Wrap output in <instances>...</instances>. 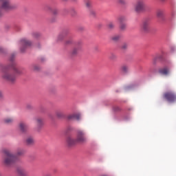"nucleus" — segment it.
I'll return each instance as SVG.
<instances>
[{"label": "nucleus", "mask_w": 176, "mask_h": 176, "mask_svg": "<svg viewBox=\"0 0 176 176\" xmlns=\"http://www.w3.org/2000/svg\"><path fill=\"white\" fill-rule=\"evenodd\" d=\"M71 43H72V40H67L66 41V45H71Z\"/></svg>", "instance_id": "33"}, {"label": "nucleus", "mask_w": 176, "mask_h": 176, "mask_svg": "<svg viewBox=\"0 0 176 176\" xmlns=\"http://www.w3.org/2000/svg\"><path fill=\"white\" fill-rule=\"evenodd\" d=\"M162 2H164V1H166V0H161Z\"/></svg>", "instance_id": "41"}, {"label": "nucleus", "mask_w": 176, "mask_h": 176, "mask_svg": "<svg viewBox=\"0 0 176 176\" xmlns=\"http://www.w3.org/2000/svg\"><path fill=\"white\" fill-rule=\"evenodd\" d=\"M3 96L2 92L0 91V98H2Z\"/></svg>", "instance_id": "35"}, {"label": "nucleus", "mask_w": 176, "mask_h": 176, "mask_svg": "<svg viewBox=\"0 0 176 176\" xmlns=\"http://www.w3.org/2000/svg\"><path fill=\"white\" fill-rule=\"evenodd\" d=\"M108 28L109 30H113V28H115V23H113V22L109 23Z\"/></svg>", "instance_id": "24"}, {"label": "nucleus", "mask_w": 176, "mask_h": 176, "mask_svg": "<svg viewBox=\"0 0 176 176\" xmlns=\"http://www.w3.org/2000/svg\"><path fill=\"white\" fill-rule=\"evenodd\" d=\"M118 21L120 23L123 24V23H124V21H126V16H120L118 18Z\"/></svg>", "instance_id": "23"}, {"label": "nucleus", "mask_w": 176, "mask_h": 176, "mask_svg": "<svg viewBox=\"0 0 176 176\" xmlns=\"http://www.w3.org/2000/svg\"><path fill=\"white\" fill-rule=\"evenodd\" d=\"M145 9V0H138L134 6V10L136 13H140Z\"/></svg>", "instance_id": "6"}, {"label": "nucleus", "mask_w": 176, "mask_h": 176, "mask_svg": "<svg viewBox=\"0 0 176 176\" xmlns=\"http://www.w3.org/2000/svg\"><path fill=\"white\" fill-rule=\"evenodd\" d=\"M119 39H120V35H116L111 37V40L113 41L114 42H118Z\"/></svg>", "instance_id": "22"}, {"label": "nucleus", "mask_w": 176, "mask_h": 176, "mask_svg": "<svg viewBox=\"0 0 176 176\" xmlns=\"http://www.w3.org/2000/svg\"><path fill=\"white\" fill-rule=\"evenodd\" d=\"M10 61H13V58H10Z\"/></svg>", "instance_id": "39"}, {"label": "nucleus", "mask_w": 176, "mask_h": 176, "mask_svg": "<svg viewBox=\"0 0 176 176\" xmlns=\"http://www.w3.org/2000/svg\"><path fill=\"white\" fill-rule=\"evenodd\" d=\"M90 14L94 17V16H96V12H94L93 10H91Z\"/></svg>", "instance_id": "31"}, {"label": "nucleus", "mask_w": 176, "mask_h": 176, "mask_svg": "<svg viewBox=\"0 0 176 176\" xmlns=\"http://www.w3.org/2000/svg\"><path fill=\"white\" fill-rule=\"evenodd\" d=\"M3 153H4L3 163L6 166H10L17 160V157L23 156L24 155V150L18 149L15 155H13L10 151L4 148L3 150Z\"/></svg>", "instance_id": "2"}, {"label": "nucleus", "mask_w": 176, "mask_h": 176, "mask_svg": "<svg viewBox=\"0 0 176 176\" xmlns=\"http://www.w3.org/2000/svg\"><path fill=\"white\" fill-rule=\"evenodd\" d=\"M45 176H52L51 175H46Z\"/></svg>", "instance_id": "40"}, {"label": "nucleus", "mask_w": 176, "mask_h": 176, "mask_svg": "<svg viewBox=\"0 0 176 176\" xmlns=\"http://www.w3.org/2000/svg\"><path fill=\"white\" fill-rule=\"evenodd\" d=\"M17 171H18L19 175H21V176H25V175H27V173H25V170H24V169L18 168Z\"/></svg>", "instance_id": "19"}, {"label": "nucleus", "mask_w": 176, "mask_h": 176, "mask_svg": "<svg viewBox=\"0 0 176 176\" xmlns=\"http://www.w3.org/2000/svg\"><path fill=\"white\" fill-rule=\"evenodd\" d=\"M163 97L168 102H175L176 101V94L173 91L165 92Z\"/></svg>", "instance_id": "5"}, {"label": "nucleus", "mask_w": 176, "mask_h": 176, "mask_svg": "<svg viewBox=\"0 0 176 176\" xmlns=\"http://www.w3.org/2000/svg\"><path fill=\"white\" fill-rule=\"evenodd\" d=\"M121 71L124 74H127L129 72V65H124L121 67Z\"/></svg>", "instance_id": "16"}, {"label": "nucleus", "mask_w": 176, "mask_h": 176, "mask_svg": "<svg viewBox=\"0 0 176 176\" xmlns=\"http://www.w3.org/2000/svg\"><path fill=\"white\" fill-rule=\"evenodd\" d=\"M113 111H114L115 112H119V111L121 110V109H120V107H118V106L114 107L113 108Z\"/></svg>", "instance_id": "28"}, {"label": "nucleus", "mask_w": 176, "mask_h": 176, "mask_svg": "<svg viewBox=\"0 0 176 176\" xmlns=\"http://www.w3.org/2000/svg\"><path fill=\"white\" fill-rule=\"evenodd\" d=\"M68 120H80V114L79 113H73L71 115H69L67 116Z\"/></svg>", "instance_id": "10"}, {"label": "nucleus", "mask_w": 176, "mask_h": 176, "mask_svg": "<svg viewBox=\"0 0 176 176\" xmlns=\"http://www.w3.org/2000/svg\"><path fill=\"white\" fill-rule=\"evenodd\" d=\"M13 122H14V118H7L4 119V123H6V124H12Z\"/></svg>", "instance_id": "14"}, {"label": "nucleus", "mask_w": 176, "mask_h": 176, "mask_svg": "<svg viewBox=\"0 0 176 176\" xmlns=\"http://www.w3.org/2000/svg\"><path fill=\"white\" fill-rule=\"evenodd\" d=\"M159 74H160L161 75L167 76L168 75V74H170V69H168V67H167L161 68L159 70Z\"/></svg>", "instance_id": "11"}, {"label": "nucleus", "mask_w": 176, "mask_h": 176, "mask_svg": "<svg viewBox=\"0 0 176 176\" xmlns=\"http://www.w3.org/2000/svg\"><path fill=\"white\" fill-rule=\"evenodd\" d=\"M79 50H80V47L74 48L71 52L72 56H76Z\"/></svg>", "instance_id": "15"}, {"label": "nucleus", "mask_w": 176, "mask_h": 176, "mask_svg": "<svg viewBox=\"0 0 176 176\" xmlns=\"http://www.w3.org/2000/svg\"><path fill=\"white\" fill-rule=\"evenodd\" d=\"M32 36L34 38H39V36H41V33H39V32H33V33L32 34Z\"/></svg>", "instance_id": "25"}, {"label": "nucleus", "mask_w": 176, "mask_h": 176, "mask_svg": "<svg viewBox=\"0 0 176 176\" xmlns=\"http://www.w3.org/2000/svg\"><path fill=\"white\" fill-rule=\"evenodd\" d=\"M120 30H126V24L120 23Z\"/></svg>", "instance_id": "29"}, {"label": "nucleus", "mask_w": 176, "mask_h": 176, "mask_svg": "<svg viewBox=\"0 0 176 176\" xmlns=\"http://www.w3.org/2000/svg\"><path fill=\"white\" fill-rule=\"evenodd\" d=\"M36 124L37 130H41L43 127V120L41 118H36Z\"/></svg>", "instance_id": "9"}, {"label": "nucleus", "mask_w": 176, "mask_h": 176, "mask_svg": "<svg viewBox=\"0 0 176 176\" xmlns=\"http://www.w3.org/2000/svg\"><path fill=\"white\" fill-rule=\"evenodd\" d=\"M19 126V129H20V131H21V133H25V131H27V130L28 129V126L24 122H20Z\"/></svg>", "instance_id": "12"}, {"label": "nucleus", "mask_w": 176, "mask_h": 176, "mask_svg": "<svg viewBox=\"0 0 176 176\" xmlns=\"http://www.w3.org/2000/svg\"><path fill=\"white\" fill-rule=\"evenodd\" d=\"M87 141L86 133L81 130L77 131L76 139L68 138L67 140V142L69 146L76 145V144H85Z\"/></svg>", "instance_id": "3"}, {"label": "nucleus", "mask_w": 176, "mask_h": 176, "mask_svg": "<svg viewBox=\"0 0 176 176\" xmlns=\"http://www.w3.org/2000/svg\"><path fill=\"white\" fill-rule=\"evenodd\" d=\"M150 24H151V22L149 21V20L148 19L144 20L140 25L141 31L142 32H148V31H149Z\"/></svg>", "instance_id": "7"}, {"label": "nucleus", "mask_w": 176, "mask_h": 176, "mask_svg": "<svg viewBox=\"0 0 176 176\" xmlns=\"http://www.w3.org/2000/svg\"><path fill=\"white\" fill-rule=\"evenodd\" d=\"M21 43L23 47H30V46H32V42L31 41L23 38L21 41Z\"/></svg>", "instance_id": "8"}, {"label": "nucleus", "mask_w": 176, "mask_h": 176, "mask_svg": "<svg viewBox=\"0 0 176 176\" xmlns=\"http://www.w3.org/2000/svg\"><path fill=\"white\" fill-rule=\"evenodd\" d=\"M72 2H76L78 0H71Z\"/></svg>", "instance_id": "37"}, {"label": "nucleus", "mask_w": 176, "mask_h": 176, "mask_svg": "<svg viewBox=\"0 0 176 176\" xmlns=\"http://www.w3.org/2000/svg\"><path fill=\"white\" fill-rule=\"evenodd\" d=\"M55 113H56V118H58V119H63L65 118V116H64V113H63V111H56Z\"/></svg>", "instance_id": "13"}, {"label": "nucleus", "mask_w": 176, "mask_h": 176, "mask_svg": "<svg viewBox=\"0 0 176 176\" xmlns=\"http://www.w3.org/2000/svg\"><path fill=\"white\" fill-rule=\"evenodd\" d=\"M52 13L53 14H57V13H58V10L57 9L52 10Z\"/></svg>", "instance_id": "32"}, {"label": "nucleus", "mask_w": 176, "mask_h": 176, "mask_svg": "<svg viewBox=\"0 0 176 176\" xmlns=\"http://www.w3.org/2000/svg\"><path fill=\"white\" fill-rule=\"evenodd\" d=\"M109 58L110 60H116V58H118V56H116V54H111Z\"/></svg>", "instance_id": "26"}, {"label": "nucleus", "mask_w": 176, "mask_h": 176, "mask_svg": "<svg viewBox=\"0 0 176 176\" xmlns=\"http://www.w3.org/2000/svg\"><path fill=\"white\" fill-rule=\"evenodd\" d=\"M21 52H24V49H23V48H21Z\"/></svg>", "instance_id": "38"}, {"label": "nucleus", "mask_w": 176, "mask_h": 176, "mask_svg": "<svg viewBox=\"0 0 176 176\" xmlns=\"http://www.w3.org/2000/svg\"><path fill=\"white\" fill-rule=\"evenodd\" d=\"M27 145H32L34 144V139L31 137L26 139Z\"/></svg>", "instance_id": "17"}, {"label": "nucleus", "mask_w": 176, "mask_h": 176, "mask_svg": "<svg viewBox=\"0 0 176 176\" xmlns=\"http://www.w3.org/2000/svg\"><path fill=\"white\" fill-rule=\"evenodd\" d=\"M33 69L34 71H39V69H41V67L38 65H33Z\"/></svg>", "instance_id": "27"}, {"label": "nucleus", "mask_w": 176, "mask_h": 176, "mask_svg": "<svg viewBox=\"0 0 176 176\" xmlns=\"http://www.w3.org/2000/svg\"><path fill=\"white\" fill-rule=\"evenodd\" d=\"M164 12L162 10H157L156 14L158 17H163Z\"/></svg>", "instance_id": "21"}, {"label": "nucleus", "mask_w": 176, "mask_h": 176, "mask_svg": "<svg viewBox=\"0 0 176 176\" xmlns=\"http://www.w3.org/2000/svg\"><path fill=\"white\" fill-rule=\"evenodd\" d=\"M0 53H3V48H0Z\"/></svg>", "instance_id": "36"}, {"label": "nucleus", "mask_w": 176, "mask_h": 176, "mask_svg": "<svg viewBox=\"0 0 176 176\" xmlns=\"http://www.w3.org/2000/svg\"><path fill=\"white\" fill-rule=\"evenodd\" d=\"M128 47H129V44H127V43H124L121 45L120 49L121 50L124 52V50H127Z\"/></svg>", "instance_id": "18"}, {"label": "nucleus", "mask_w": 176, "mask_h": 176, "mask_svg": "<svg viewBox=\"0 0 176 176\" xmlns=\"http://www.w3.org/2000/svg\"><path fill=\"white\" fill-rule=\"evenodd\" d=\"M85 3L86 8H87L88 9H90V8H91V1L90 0H85Z\"/></svg>", "instance_id": "20"}, {"label": "nucleus", "mask_w": 176, "mask_h": 176, "mask_svg": "<svg viewBox=\"0 0 176 176\" xmlns=\"http://www.w3.org/2000/svg\"><path fill=\"white\" fill-rule=\"evenodd\" d=\"M0 17L3 16V13L6 10L13 9V6L10 3V0H0Z\"/></svg>", "instance_id": "4"}, {"label": "nucleus", "mask_w": 176, "mask_h": 176, "mask_svg": "<svg viewBox=\"0 0 176 176\" xmlns=\"http://www.w3.org/2000/svg\"><path fill=\"white\" fill-rule=\"evenodd\" d=\"M23 71L16 67V63L12 62L11 65L3 69V78L10 83L16 82V75H21Z\"/></svg>", "instance_id": "1"}, {"label": "nucleus", "mask_w": 176, "mask_h": 176, "mask_svg": "<svg viewBox=\"0 0 176 176\" xmlns=\"http://www.w3.org/2000/svg\"><path fill=\"white\" fill-rule=\"evenodd\" d=\"M64 36H65V33H63V34H60L58 37V39L59 41H61V39H63V38H64Z\"/></svg>", "instance_id": "30"}, {"label": "nucleus", "mask_w": 176, "mask_h": 176, "mask_svg": "<svg viewBox=\"0 0 176 176\" xmlns=\"http://www.w3.org/2000/svg\"><path fill=\"white\" fill-rule=\"evenodd\" d=\"M153 64H155V63H156V58H154L153 59Z\"/></svg>", "instance_id": "34"}, {"label": "nucleus", "mask_w": 176, "mask_h": 176, "mask_svg": "<svg viewBox=\"0 0 176 176\" xmlns=\"http://www.w3.org/2000/svg\"><path fill=\"white\" fill-rule=\"evenodd\" d=\"M0 176H1V174H0Z\"/></svg>", "instance_id": "42"}]
</instances>
